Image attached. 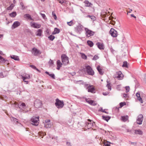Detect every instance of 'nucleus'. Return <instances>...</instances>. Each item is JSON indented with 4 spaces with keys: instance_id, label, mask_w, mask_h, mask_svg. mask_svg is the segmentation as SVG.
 Listing matches in <instances>:
<instances>
[{
    "instance_id": "1",
    "label": "nucleus",
    "mask_w": 146,
    "mask_h": 146,
    "mask_svg": "<svg viewBox=\"0 0 146 146\" xmlns=\"http://www.w3.org/2000/svg\"><path fill=\"white\" fill-rule=\"evenodd\" d=\"M15 106L17 107H19L20 109H21L24 113H26L28 111H25L26 107V105L23 102H19V103H15Z\"/></svg>"
},
{
    "instance_id": "2",
    "label": "nucleus",
    "mask_w": 146,
    "mask_h": 146,
    "mask_svg": "<svg viewBox=\"0 0 146 146\" xmlns=\"http://www.w3.org/2000/svg\"><path fill=\"white\" fill-rule=\"evenodd\" d=\"M61 58L62 62L64 65H65L68 64V58L65 54H62Z\"/></svg>"
},
{
    "instance_id": "3",
    "label": "nucleus",
    "mask_w": 146,
    "mask_h": 146,
    "mask_svg": "<svg viewBox=\"0 0 146 146\" xmlns=\"http://www.w3.org/2000/svg\"><path fill=\"white\" fill-rule=\"evenodd\" d=\"M56 102L55 105L58 108H63L64 106V103L62 101H61L57 98L56 99Z\"/></svg>"
},
{
    "instance_id": "4",
    "label": "nucleus",
    "mask_w": 146,
    "mask_h": 146,
    "mask_svg": "<svg viewBox=\"0 0 146 146\" xmlns=\"http://www.w3.org/2000/svg\"><path fill=\"white\" fill-rule=\"evenodd\" d=\"M84 87L88 90V92L92 93L95 92V90L92 86H89L88 84H85L84 85Z\"/></svg>"
},
{
    "instance_id": "5",
    "label": "nucleus",
    "mask_w": 146,
    "mask_h": 146,
    "mask_svg": "<svg viewBox=\"0 0 146 146\" xmlns=\"http://www.w3.org/2000/svg\"><path fill=\"white\" fill-rule=\"evenodd\" d=\"M39 117H36L32 118L31 120L32 124L35 126H37L39 123Z\"/></svg>"
},
{
    "instance_id": "6",
    "label": "nucleus",
    "mask_w": 146,
    "mask_h": 146,
    "mask_svg": "<svg viewBox=\"0 0 146 146\" xmlns=\"http://www.w3.org/2000/svg\"><path fill=\"white\" fill-rule=\"evenodd\" d=\"M86 69L88 74L89 75H93L94 72L92 68L89 65L86 67Z\"/></svg>"
},
{
    "instance_id": "7",
    "label": "nucleus",
    "mask_w": 146,
    "mask_h": 146,
    "mask_svg": "<svg viewBox=\"0 0 146 146\" xmlns=\"http://www.w3.org/2000/svg\"><path fill=\"white\" fill-rule=\"evenodd\" d=\"M88 121L89 122H86V125L87 126L88 129H90L93 126V123L94 124L95 122L90 119H88Z\"/></svg>"
},
{
    "instance_id": "8",
    "label": "nucleus",
    "mask_w": 146,
    "mask_h": 146,
    "mask_svg": "<svg viewBox=\"0 0 146 146\" xmlns=\"http://www.w3.org/2000/svg\"><path fill=\"white\" fill-rule=\"evenodd\" d=\"M42 103L41 101L39 100H36L34 102V106L35 107L37 108L41 107L42 106Z\"/></svg>"
},
{
    "instance_id": "9",
    "label": "nucleus",
    "mask_w": 146,
    "mask_h": 146,
    "mask_svg": "<svg viewBox=\"0 0 146 146\" xmlns=\"http://www.w3.org/2000/svg\"><path fill=\"white\" fill-rule=\"evenodd\" d=\"M85 30L86 31V36L89 37L90 36H93L94 34V32L89 30L87 28H85Z\"/></svg>"
},
{
    "instance_id": "10",
    "label": "nucleus",
    "mask_w": 146,
    "mask_h": 146,
    "mask_svg": "<svg viewBox=\"0 0 146 146\" xmlns=\"http://www.w3.org/2000/svg\"><path fill=\"white\" fill-rule=\"evenodd\" d=\"M110 33L111 36L113 37H116L118 35L117 31L113 28L111 29L110 31Z\"/></svg>"
},
{
    "instance_id": "11",
    "label": "nucleus",
    "mask_w": 146,
    "mask_h": 146,
    "mask_svg": "<svg viewBox=\"0 0 146 146\" xmlns=\"http://www.w3.org/2000/svg\"><path fill=\"white\" fill-rule=\"evenodd\" d=\"M31 52L32 54H33L35 56H37L38 54H41L39 50L35 48H33Z\"/></svg>"
},
{
    "instance_id": "12",
    "label": "nucleus",
    "mask_w": 146,
    "mask_h": 146,
    "mask_svg": "<svg viewBox=\"0 0 146 146\" xmlns=\"http://www.w3.org/2000/svg\"><path fill=\"white\" fill-rule=\"evenodd\" d=\"M143 115L142 114L139 115L138 117L137 120V124L139 125L142 124L143 120Z\"/></svg>"
},
{
    "instance_id": "13",
    "label": "nucleus",
    "mask_w": 146,
    "mask_h": 146,
    "mask_svg": "<svg viewBox=\"0 0 146 146\" xmlns=\"http://www.w3.org/2000/svg\"><path fill=\"white\" fill-rule=\"evenodd\" d=\"M30 23L31 26L35 28L38 29L40 28L41 26L40 24H38L34 22H31Z\"/></svg>"
},
{
    "instance_id": "14",
    "label": "nucleus",
    "mask_w": 146,
    "mask_h": 146,
    "mask_svg": "<svg viewBox=\"0 0 146 146\" xmlns=\"http://www.w3.org/2000/svg\"><path fill=\"white\" fill-rule=\"evenodd\" d=\"M20 23L18 21H16L13 23L12 26V29H14L18 26L20 25Z\"/></svg>"
},
{
    "instance_id": "15",
    "label": "nucleus",
    "mask_w": 146,
    "mask_h": 146,
    "mask_svg": "<svg viewBox=\"0 0 146 146\" xmlns=\"http://www.w3.org/2000/svg\"><path fill=\"white\" fill-rule=\"evenodd\" d=\"M116 74L117 75V78L118 80H119L122 79L123 77V75L121 71H119L116 72Z\"/></svg>"
},
{
    "instance_id": "16",
    "label": "nucleus",
    "mask_w": 146,
    "mask_h": 146,
    "mask_svg": "<svg viewBox=\"0 0 146 146\" xmlns=\"http://www.w3.org/2000/svg\"><path fill=\"white\" fill-rule=\"evenodd\" d=\"M85 100L86 102L91 105L95 106L97 104L96 103V102L94 100H89L87 99H86Z\"/></svg>"
},
{
    "instance_id": "17",
    "label": "nucleus",
    "mask_w": 146,
    "mask_h": 146,
    "mask_svg": "<svg viewBox=\"0 0 146 146\" xmlns=\"http://www.w3.org/2000/svg\"><path fill=\"white\" fill-rule=\"evenodd\" d=\"M96 44L100 49L104 50V45L103 43L98 42L96 43Z\"/></svg>"
},
{
    "instance_id": "18",
    "label": "nucleus",
    "mask_w": 146,
    "mask_h": 146,
    "mask_svg": "<svg viewBox=\"0 0 146 146\" xmlns=\"http://www.w3.org/2000/svg\"><path fill=\"white\" fill-rule=\"evenodd\" d=\"M57 67L56 69L58 70H59L60 68L62 67V64L60 60H58L57 61Z\"/></svg>"
},
{
    "instance_id": "19",
    "label": "nucleus",
    "mask_w": 146,
    "mask_h": 146,
    "mask_svg": "<svg viewBox=\"0 0 146 146\" xmlns=\"http://www.w3.org/2000/svg\"><path fill=\"white\" fill-rule=\"evenodd\" d=\"M136 95V96L137 97V100L140 102V103H143V100L142 98H141L140 96V95L139 93H137Z\"/></svg>"
},
{
    "instance_id": "20",
    "label": "nucleus",
    "mask_w": 146,
    "mask_h": 146,
    "mask_svg": "<svg viewBox=\"0 0 146 146\" xmlns=\"http://www.w3.org/2000/svg\"><path fill=\"white\" fill-rule=\"evenodd\" d=\"M0 60H1L2 63L5 62L7 64V65L9 64V63H8V61L7 60H6L5 58H4L3 57L0 55Z\"/></svg>"
},
{
    "instance_id": "21",
    "label": "nucleus",
    "mask_w": 146,
    "mask_h": 146,
    "mask_svg": "<svg viewBox=\"0 0 146 146\" xmlns=\"http://www.w3.org/2000/svg\"><path fill=\"white\" fill-rule=\"evenodd\" d=\"M97 69L100 74H103L104 72L102 71V69L101 68L100 66H98L97 67Z\"/></svg>"
},
{
    "instance_id": "22",
    "label": "nucleus",
    "mask_w": 146,
    "mask_h": 146,
    "mask_svg": "<svg viewBox=\"0 0 146 146\" xmlns=\"http://www.w3.org/2000/svg\"><path fill=\"white\" fill-rule=\"evenodd\" d=\"M11 58L14 59L15 60H19V58L18 56L16 55H12L10 56Z\"/></svg>"
},
{
    "instance_id": "23",
    "label": "nucleus",
    "mask_w": 146,
    "mask_h": 146,
    "mask_svg": "<svg viewBox=\"0 0 146 146\" xmlns=\"http://www.w3.org/2000/svg\"><path fill=\"white\" fill-rule=\"evenodd\" d=\"M59 3L62 5H64L66 3V0H56Z\"/></svg>"
},
{
    "instance_id": "24",
    "label": "nucleus",
    "mask_w": 146,
    "mask_h": 146,
    "mask_svg": "<svg viewBox=\"0 0 146 146\" xmlns=\"http://www.w3.org/2000/svg\"><path fill=\"white\" fill-rule=\"evenodd\" d=\"M45 73L46 74H48V75H49V76H50V77H51L53 79H55V76L54 74H50L47 71H46L45 72Z\"/></svg>"
},
{
    "instance_id": "25",
    "label": "nucleus",
    "mask_w": 146,
    "mask_h": 146,
    "mask_svg": "<svg viewBox=\"0 0 146 146\" xmlns=\"http://www.w3.org/2000/svg\"><path fill=\"white\" fill-rule=\"evenodd\" d=\"M135 133L137 134L142 135L143 134V132L140 129L135 130Z\"/></svg>"
},
{
    "instance_id": "26",
    "label": "nucleus",
    "mask_w": 146,
    "mask_h": 146,
    "mask_svg": "<svg viewBox=\"0 0 146 146\" xmlns=\"http://www.w3.org/2000/svg\"><path fill=\"white\" fill-rule=\"evenodd\" d=\"M60 31L59 29H58L56 28H54V31L52 33V35H55L59 33L60 32Z\"/></svg>"
},
{
    "instance_id": "27",
    "label": "nucleus",
    "mask_w": 146,
    "mask_h": 146,
    "mask_svg": "<svg viewBox=\"0 0 146 146\" xmlns=\"http://www.w3.org/2000/svg\"><path fill=\"white\" fill-rule=\"evenodd\" d=\"M24 17H27L28 19L31 20H33V19L31 18V16L29 14H27L24 15Z\"/></svg>"
},
{
    "instance_id": "28",
    "label": "nucleus",
    "mask_w": 146,
    "mask_h": 146,
    "mask_svg": "<svg viewBox=\"0 0 146 146\" xmlns=\"http://www.w3.org/2000/svg\"><path fill=\"white\" fill-rule=\"evenodd\" d=\"M87 43L88 45H89L90 47H92L94 45L93 42L90 40H88L87 41Z\"/></svg>"
},
{
    "instance_id": "29",
    "label": "nucleus",
    "mask_w": 146,
    "mask_h": 146,
    "mask_svg": "<svg viewBox=\"0 0 146 146\" xmlns=\"http://www.w3.org/2000/svg\"><path fill=\"white\" fill-rule=\"evenodd\" d=\"M37 34H36L37 36H40L41 35V34L42 33V31L41 29H39L37 31Z\"/></svg>"
},
{
    "instance_id": "30",
    "label": "nucleus",
    "mask_w": 146,
    "mask_h": 146,
    "mask_svg": "<svg viewBox=\"0 0 146 146\" xmlns=\"http://www.w3.org/2000/svg\"><path fill=\"white\" fill-rule=\"evenodd\" d=\"M30 78V75H25V76H22V78L23 80H25L26 79H29Z\"/></svg>"
},
{
    "instance_id": "31",
    "label": "nucleus",
    "mask_w": 146,
    "mask_h": 146,
    "mask_svg": "<svg viewBox=\"0 0 146 146\" xmlns=\"http://www.w3.org/2000/svg\"><path fill=\"white\" fill-rule=\"evenodd\" d=\"M121 119L123 121L125 122L128 119V116H122L121 118Z\"/></svg>"
},
{
    "instance_id": "32",
    "label": "nucleus",
    "mask_w": 146,
    "mask_h": 146,
    "mask_svg": "<svg viewBox=\"0 0 146 146\" xmlns=\"http://www.w3.org/2000/svg\"><path fill=\"white\" fill-rule=\"evenodd\" d=\"M102 118L103 119L106 120V121H108L110 119V117L108 116H102Z\"/></svg>"
},
{
    "instance_id": "33",
    "label": "nucleus",
    "mask_w": 146,
    "mask_h": 146,
    "mask_svg": "<svg viewBox=\"0 0 146 146\" xmlns=\"http://www.w3.org/2000/svg\"><path fill=\"white\" fill-rule=\"evenodd\" d=\"M9 16L11 17H15L17 15L16 12H13L12 13L9 14Z\"/></svg>"
},
{
    "instance_id": "34",
    "label": "nucleus",
    "mask_w": 146,
    "mask_h": 146,
    "mask_svg": "<svg viewBox=\"0 0 146 146\" xmlns=\"http://www.w3.org/2000/svg\"><path fill=\"white\" fill-rule=\"evenodd\" d=\"M10 119L11 121L15 122H16V123H18V119L16 118H15L13 117H10Z\"/></svg>"
},
{
    "instance_id": "35",
    "label": "nucleus",
    "mask_w": 146,
    "mask_h": 146,
    "mask_svg": "<svg viewBox=\"0 0 146 146\" xmlns=\"http://www.w3.org/2000/svg\"><path fill=\"white\" fill-rule=\"evenodd\" d=\"M51 126V125L50 123H44V127L46 128H50Z\"/></svg>"
},
{
    "instance_id": "36",
    "label": "nucleus",
    "mask_w": 146,
    "mask_h": 146,
    "mask_svg": "<svg viewBox=\"0 0 146 146\" xmlns=\"http://www.w3.org/2000/svg\"><path fill=\"white\" fill-rule=\"evenodd\" d=\"M84 3L86 4V7H89L91 5H92V4L90 3L88 1H85Z\"/></svg>"
},
{
    "instance_id": "37",
    "label": "nucleus",
    "mask_w": 146,
    "mask_h": 146,
    "mask_svg": "<svg viewBox=\"0 0 146 146\" xmlns=\"http://www.w3.org/2000/svg\"><path fill=\"white\" fill-rule=\"evenodd\" d=\"M89 17L91 19L94 21L96 19L95 17L93 15H88L86 17Z\"/></svg>"
},
{
    "instance_id": "38",
    "label": "nucleus",
    "mask_w": 146,
    "mask_h": 146,
    "mask_svg": "<svg viewBox=\"0 0 146 146\" xmlns=\"http://www.w3.org/2000/svg\"><path fill=\"white\" fill-rule=\"evenodd\" d=\"M67 24L69 26H72L74 24V23L73 21L72 20L70 22H67Z\"/></svg>"
},
{
    "instance_id": "39",
    "label": "nucleus",
    "mask_w": 146,
    "mask_h": 146,
    "mask_svg": "<svg viewBox=\"0 0 146 146\" xmlns=\"http://www.w3.org/2000/svg\"><path fill=\"white\" fill-rule=\"evenodd\" d=\"M7 97L5 95H3V96H1L0 97V99L3 100H6L7 99Z\"/></svg>"
},
{
    "instance_id": "40",
    "label": "nucleus",
    "mask_w": 146,
    "mask_h": 146,
    "mask_svg": "<svg viewBox=\"0 0 146 146\" xmlns=\"http://www.w3.org/2000/svg\"><path fill=\"white\" fill-rule=\"evenodd\" d=\"M30 66L33 69L36 70L37 71H38L39 72H40V71L38 69L36 68V67L33 65H31Z\"/></svg>"
},
{
    "instance_id": "41",
    "label": "nucleus",
    "mask_w": 146,
    "mask_h": 146,
    "mask_svg": "<svg viewBox=\"0 0 146 146\" xmlns=\"http://www.w3.org/2000/svg\"><path fill=\"white\" fill-rule=\"evenodd\" d=\"M103 146H110V143L109 142H104Z\"/></svg>"
},
{
    "instance_id": "42",
    "label": "nucleus",
    "mask_w": 146,
    "mask_h": 146,
    "mask_svg": "<svg viewBox=\"0 0 146 146\" xmlns=\"http://www.w3.org/2000/svg\"><path fill=\"white\" fill-rule=\"evenodd\" d=\"M48 38L50 40L52 41L55 38V36H54L51 35L48 37Z\"/></svg>"
},
{
    "instance_id": "43",
    "label": "nucleus",
    "mask_w": 146,
    "mask_h": 146,
    "mask_svg": "<svg viewBox=\"0 0 146 146\" xmlns=\"http://www.w3.org/2000/svg\"><path fill=\"white\" fill-rule=\"evenodd\" d=\"M81 57L82 58L84 59H86L87 58V57L86 56L84 53H81Z\"/></svg>"
},
{
    "instance_id": "44",
    "label": "nucleus",
    "mask_w": 146,
    "mask_h": 146,
    "mask_svg": "<svg viewBox=\"0 0 146 146\" xmlns=\"http://www.w3.org/2000/svg\"><path fill=\"white\" fill-rule=\"evenodd\" d=\"M107 82L108 83L106 85V87L109 90H111V86H110V83L108 82Z\"/></svg>"
},
{
    "instance_id": "45",
    "label": "nucleus",
    "mask_w": 146,
    "mask_h": 146,
    "mask_svg": "<svg viewBox=\"0 0 146 146\" xmlns=\"http://www.w3.org/2000/svg\"><path fill=\"white\" fill-rule=\"evenodd\" d=\"M123 67H125L127 68V63L126 61H124L123 62V64L122 65Z\"/></svg>"
},
{
    "instance_id": "46",
    "label": "nucleus",
    "mask_w": 146,
    "mask_h": 146,
    "mask_svg": "<svg viewBox=\"0 0 146 146\" xmlns=\"http://www.w3.org/2000/svg\"><path fill=\"white\" fill-rule=\"evenodd\" d=\"M52 15H53V17L54 18V19L55 20H56V19H57V17H56V16L55 14V13L53 11L52 12Z\"/></svg>"
},
{
    "instance_id": "47",
    "label": "nucleus",
    "mask_w": 146,
    "mask_h": 146,
    "mask_svg": "<svg viewBox=\"0 0 146 146\" xmlns=\"http://www.w3.org/2000/svg\"><path fill=\"white\" fill-rule=\"evenodd\" d=\"M126 105L125 102H121L120 103L119 105L121 108L123 106Z\"/></svg>"
},
{
    "instance_id": "48",
    "label": "nucleus",
    "mask_w": 146,
    "mask_h": 146,
    "mask_svg": "<svg viewBox=\"0 0 146 146\" xmlns=\"http://www.w3.org/2000/svg\"><path fill=\"white\" fill-rule=\"evenodd\" d=\"M99 58L98 56L97 55H95L93 58V60H96Z\"/></svg>"
},
{
    "instance_id": "49",
    "label": "nucleus",
    "mask_w": 146,
    "mask_h": 146,
    "mask_svg": "<svg viewBox=\"0 0 146 146\" xmlns=\"http://www.w3.org/2000/svg\"><path fill=\"white\" fill-rule=\"evenodd\" d=\"M20 5H21L22 9L23 10L25 9V6L23 5V3L21 2L20 3Z\"/></svg>"
},
{
    "instance_id": "50",
    "label": "nucleus",
    "mask_w": 146,
    "mask_h": 146,
    "mask_svg": "<svg viewBox=\"0 0 146 146\" xmlns=\"http://www.w3.org/2000/svg\"><path fill=\"white\" fill-rule=\"evenodd\" d=\"M126 92L127 93L129 91L130 88L129 86H126L125 87Z\"/></svg>"
},
{
    "instance_id": "51",
    "label": "nucleus",
    "mask_w": 146,
    "mask_h": 146,
    "mask_svg": "<svg viewBox=\"0 0 146 146\" xmlns=\"http://www.w3.org/2000/svg\"><path fill=\"white\" fill-rule=\"evenodd\" d=\"M13 8V6L12 5H10L8 7L7 9V10H12Z\"/></svg>"
},
{
    "instance_id": "52",
    "label": "nucleus",
    "mask_w": 146,
    "mask_h": 146,
    "mask_svg": "<svg viewBox=\"0 0 146 146\" xmlns=\"http://www.w3.org/2000/svg\"><path fill=\"white\" fill-rule=\"evenodd\" d=\"M40 14L41 15L43 19H44L46 17V16L44 14H42L41 13H40Z\"/></svg>"
},
{
    "instance_id": "53",
    "label": "nucleus",
    "mask_w": 146,
    "mask_h": 146,
    "mask_svg": "<svg viewBox=\"0 0 146 146\" xmlns=\"http://www.w3.org/2000/svg\"><path fill=\"white\" fill-rule=\"evenodd\" d=\"M100 111H101L102 112H104L106 113H107L105 111V110H103L102 109V108H101L99 109Z\"/></svg>"
},
{
    "instance_id": "54",
    "label": "nucleus",
    "mask_w": 146,
    "mask_h": 146,
    "mask_svg": "<svg viewBox=\"0 0 146 146\" xmlns=\"http://www.w3.org/2000/svg\"><path fill=\"white\" fill-rule=\"evenodd\" d=\"M123 97L124 98H127L128 97L127 94H123Z\"/></svg>"
},
{
    "instance_id": "55",
    "label": "nucleus",
    "mask_w": 146,
    "mask_h": 146,
    "mask_svg": "<svg viewBox=\"0 0 146 146\" xmlns=\"http://www.w3.org/2000/svg\"><path fill=\"white\" fill-rule=\"evenodd\" d=\"M49 63L50 65H52L53 64V62L51 59H50V60L49 62Z\"/></svg>"
},
{
    "instance_id": "56",
    "label": "nucleus",
    "mask_w": 146,
    "mask_h": 146,
    "mask_svg": "<svg viewBox=\"0 0 146 146\" xmlns=\"http://www.w3.org/2000/svg\"><path fill=\"white\" fill-rule=\"evenodd\" d=\"M50 119H47L45 121V123H50Z\"/></svg>"
},
{
    "instance_id": "57",
    "label": "nucleus",
    "mask_w": 146,
    "mask_h": 146,
    "mask_svg": "<svg viewBox=\"0 0 146 146\" xmlns=\"http://www.w3.org/2000/svg\"><path fill=\"white\" fill-rule=\"evenodd\" d=\"M129 142L130 143V144H133L134 145H136L137 143H136L132 142L130 141H129Z\"/></svg>"
},
{
    "instance_id": "58",
    "label": "nucleus",
    "mask_w": 146,
    "mask_h": 146,
    "mask_svg": "<svg viewBox=\"0 0 146 146\" xmlns=\"http://www.w3.org/2000/svg\"><path fill=\"white\" fill-rule=\"evenodd\" d=\"M129 11H127V13H130L132 11V10L131 9H130L129 8Z\"/></svg>"
},
{
    "instance_id": "59",
    "label": "nucleus",
    "mask_w": 146,
    "mask_h": 146,
    "mask_svg": "<svg viewBox=\"0 0 146 146\" xmlns=\"http://www.w3.org/2000/svg\"><path fill=\"white\" fill-rule=\"evenodd\" d=\"M66 145L68 146L70 145V143L69 142H67L66 143Z\"/></svg>"
},
{
    "instance_id": "60",
    "label": "nucleus",
    "mask_w": 146,
    "mask_h": 146,
    "mask_svg": "<svg viewBox=\"0 0 146 146\" xmlns=\"http://www.w3.org/2000/svg\"><path fill=\"white\" fill-rule=\"evenodd\" d=\"M131 16L132 17H134L135 18H136V16H135L133 14H131Z\"/></svg>"
},
{
    "instance_id": "61",
    "label": "nucleus",
    "mask_w": 146,
    "mask_h": 146,
    "mask_svg": "<svg viewBox=\"0 0 146 146\" xmlns=\"http://www.w3.org/2000/svg\"><path fill=\"white\" fill-rule=\"evenodd\" d=\"M0 77L1 78L3 77V73L2 72L0 73Z\"/></svg>"
},
{
    "instance_id": "62",
    "label": "nucleus",
    "mask_w": 146,
    "mask_h": 146,
    "mask_svg": "<svg viewBox=\"0 0 146 146\" xmlns=\"http://www.w3.org/2000/svg\"><path fill=\"white\" fill-rule=\"evenodd\" d=\"M23 81L26 83V84H27L28 82V81L25 80H23Z\"/></svg>"
},
{
    "instance_id": "63",
    "label": "nucleus",
    "mask_w": 146,
    "mask_h": 146,
    "mask_svg": "<svg viewBox=\"0 0 146 146\" xmlns=\"http://www.w3.org/2000/svg\"><path fill=\"white\" fill-rule=\"evenodd\" d=\"M144 80L145 83H146V76L144 78Z\"/></svg>"
},
{
    "instance_id": "64",
    "label": "nucleus",
    "mask_w": 146,
    "mask_h": 146,
    "mask_svg": "<svg viewBox=\"0 0 146 146\" xmlns=\"http://www.w3.org/2000/svg\"><path fill=\"white\" fill-rule=\"evenodd\" d=\"M103 94L104 95V96H106V95H107L108 94L107 93H104L103 92Z\"/></svg>"
}]
</instances>
